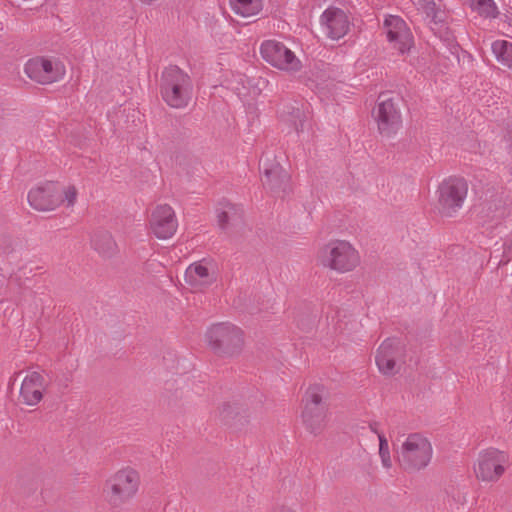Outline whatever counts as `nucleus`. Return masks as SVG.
<instances>
[{
  "label": "nucleus",
  "mask_w": 512,
  "mask_h": 512,
  "mask_svg": "<svg viewBox=\"0 0 512 512\" xmlns=\"http://www.w3.org/2000/svg\"><path fill=\"white\" fill-rule=\"evenodd\" d=\"M316 258L323 268L338 274L351 273L361 264L359 250L345 239L328 241L319 248Z\"/></svg>",
  "instance_id": "obj_1"
},
{
  "label": "nucleus",
  "mask_w": 512,
  "mask_h": 512,
  "mask_svg": "<svg viewBox=\"0 0 512 512\" xmlns=\"http://www.w3.org/2000/svg\"><path fill=\"white\" fill-rule=\"evenodd\" d=\"M140 485L139 471L132 466H123L106 479L103 495L110 506L118 508L136 496Z\"/></svg>",
  "instance_id": "obj_2"
},
{
  "label": "nucleus",
  "mask_w": 512,
  "mask_h": 512,
  "mask_svg": "<svg viewBox=\"0 0 512 512\" xmlns=\"http://www.w3.org/2000/svg\"><path fill=\"white\" fill-rule=\"evenodd\" d=\"M511 466L508 452L489 447L481 450L473 462V474L479 482L496 483Z\"/></svg>",
  "instance_id": "obj_3"
},
{
  "label": "nucleus",
  "mask_w": 512,
  "mask_h": 512,
  "mask_svg": "<svg viewBox=\"0 0 512 512\" xmlns=\"http://www.w3.org/2000/svg\"><path fill=\"white\" fill-rule=\"evenodd\" d=\"M192 85L189 76L176 66L168 67L162 75L161 93L171 107H185L191 98Z\"/></svg>",
  "instance_id": "obj_4"
},
{
  "label": "nucleus",
  "mask_w": 512,
  "mask_h": 512,
  "mask_svg": "<svg viewBox=\"0 0 512 512\" xmlns=\"http://www.w3.org/2000/svg\"><path fill=\"white\" fill-rule=\"evenodd\" d=\"M432 455L430 441L422 434L412 433L401 444L398 460L406 470H420L430 463Z\"/></svg>",
  "instance_id": "obj_5"
},
{
  "label": "nucleus",
  "mask_w": 512,
  "mask_h": 512,
  "mask_svg": "<svg viewBox=\"0 0 512 512\" xmlns=\"http://www.w3.org/2000/svg\"><path fill=\"white\" fill-rule=\"evenodd\" d=\"M205 341L216 353L232 354L242 346L243 332L232 323H217L207 329Z\"/></svg>",
  "instance_id": "obj_6"
},
{
  "label": "nucleus",
  "mask_w": 512,
  "mask_h": 512,
  "mask_svg": "<svg viewBox=\"0 0 512 512\" xmlns=\"http://www.w3.org/2000/svg\"><path fill=\"white\" fill-rule=\"evenodd\" d=\"M468 185L462 178H448L444 180L438 188L439 213L446 217H451L459 210L467 196Z\"/></svg>",
  "instance_id": "obj_7"
},
{
  "label": "nucleus",
  "mask_w": 512,
  "mask_h": 512,
  "mask_svg": "<svg viewBox=\"0 0 512 512\" xmlns=\"http://www.w3.org/2000/svg\"><path fill=\"white\" fill-rule=\"evenodd\" d=\"M260 54L267 63L278 70L295 73L302 68L301 60L279 41L266 40L262 42Z\"/></svg>",
  "instance_id": "obj_8"
},
{
  "label": "nucleus",
  "mask_w": 512,
  "mask_h": 512,
  "mask_svg": "<svg viewBox=\"0 0 512 512\" xmlns=\"http://www.w3.org/2000/svg\"><path fill=\"white\" fill-rule=\"evenodd\" d=\"M24 71L31 80L40 84H50L61 80L66 68L57 58L36 57L26 62Z\"/></svg>",
  "instance_id": "obj_9"
},
{
  "label": "nucleus",
  "mask_w": 512,
  "mask_h": 512,
  "mask_svg": "<svg viewBox=\"0 0 512 512\" xmlns=\"http://www.w3.org/2000/svg\"><path fill=\"white\" fill-rule=\"evenodd\" d=\"M383 29L391 47L401 54L410 51L413 46V36L405 21L395 15H388L383 22Z\"/></svg>",
  "instance_id": "obj_10"
},
{
  "label": "nucleus",
  "mask_w": 512,
  "mask_h": 512,
  "mask_svg": "<svg viewBox=\"0 0 512 512\" xmlns=\"http://www.w3.org/2000/svg\"><path fill=\"white\" fill-rule=\"evenodd\" d=\"M323 34L330 40L342 39L350 30V19L347 13L334 6L326 8L319 19Z\"/></svg>",
  "instance_id": "obj_11"
},
{
  "label": "nucleus",
  "mask_w": 512,
  "mask_h": 512,
  "mask_svg": "<svg viewBox=\"0 0 512 512\" xmlns=\"http://www.w3.org/2000/svg\"><path fill=\"white\" fill-rule=\"evenodd\" d=\"M178 221L174 210L167 204L157 205L151 212L149 229L158 239H169L177 231Z\"/></svg>",
  "instance_id": "obj_12"
},
{
  "label": "nucleus",
  "mask_w": 512,
  "mask_h": 512,
  "mask_svg": "<svg viewBox=\"0 0 512 512\" xmlns=\"http://www.w3.org/2000/svg\"><path fill=\"white\" fill-rule=\"evenodd\" d=\"M29 205L40 212L54 211L61 206L58 183L44 182L28 192Z\"/></svg>",
  "instance_id": "obj_13"
},
{
  "label": "nucleus",
  "mask_w": 512,
  "mask_h": 512,
  "mask_svg": "<svg viewBox=\"0 0 512 512\" xmlns=\"http://www.w3.org/2000/svg\"><path fill=\"white\" fill-rule=\"evenodd\" d=\"M325 396V389L318 385L310 387L305 394L301 417L305 425L312 430L324 421L325 410L322 403Z\"/></svg>",
  "instance_id": "obj_14"
},
{
  "label": "nucleus",
  "mask_w": 512,
  "mask_h": 512,
  "mask_svg": "<svg viewBox=\"0 0 512 512\" xmlns=\"http://www.w3.org/2000/svg\"><path fill=\"white\" fill-rule=\"evenodd\" d=\"M373 116L382 135L390 136L401 127V114L392 99L380 101L373 111Z\"/></svg>",
  "instance_id": "obj_15"
},
{
  "label": "nucleus",
  "mask_w": 512,
  "mask_h": 512,
  "mask_svg": "<svg viewBox=\"0 0 512 512\" xmlns=\"http://www.w3.org/2000/svg\"><path fill=\"white\" fill-rule=\"evenodd\" d=\"M402 356L400 342L396 339L384 340L376 351L375 362L384 375H393L396 372V365Z\"/></svg>",
  "instance_id": "obj_16"
},
{
  "label": "nucleus",
  "mask_w": 512,
  "mask_h": 512,
  "mask_svg": "<svg viewBox=\"0 0 512 512\" xmlns=\"http://www.w3.org/2000/svg\"><path fill=\"white\" fill-rule=\"evenodd\" d=\"M185 281L195 291L211 285L214 281L211 265L206 261L192 263L185 271Z\"/></svg>",
  "instance_id": "obj_17"
},
{
  "label": "nucleus",
  "mask_w": 512,
  "mask_h": 512,
  "mask_svg": "<svg viewBox=\"0 0 512 512\" xmlns=\"http://www.w3.org/2000/svg\"><path fill=\"white\" fill-rule=\"evenodd\" d=\"M44 391V380L38 372H28L22 380L20 388V398L29 406L37 405Z\"/></svg>",
  "instance_id": "obj_18"
},
{
  "label": "nucleus",
  "mask_w": 512,
  "mask_h": 512,
  "mask_svg": "<svg viewBox=\"0 0 512 512\" xmlns=\"http://www.w3.org/2000/svg\"><path fill=\"white\" fill-rule=\"evenodd\" d=\"M280 117L297 135L305 133L311 127L309 115L299 107H285L281 111Z\"/></svg>",
  "instance_id": "obj_19"
},
{
  "label": "nucleus",
  "mask_w": 512,
  "mask_h": 512,
  "mask_svg": "<svg viewBox=\"0 0 512 512\" xmlns=\"http://www.w3.org/2000/svg\"><path fill=\"white\" fill-rule=\"evenodd\" d=\"M264 80L259 78L256 80L248 79L245 75L236 74L227 82V87L233 90L240 98L256 97L260 94V84H264Z\"/></svg>",
  "instance_id": "obj_20"
},
{
  "label": "nucleus",
  "mask_w": 512,
  "mask_h": 512,
  "mask_svg": "<svg viewBox=\"0 0 512 512\" xmlns=\"http://www.w3.org/2000/svg\"><path fill=\"white\" fill-rule=\"evenodd\" d=\"M234 13L242 17L257 15L263 8L262 0H229Z\"/></svg>",
  "instance_id": "obj_21"
},
{
  "label": "nucleus",
  "mask_w": 512,
  "mask_h": 512,
  "mask_svg": "<svg viewBox=\"0 0 512 512\" xmlns=\"http://www.w3.org/2000/svg\"><path fill=\"white\" fill-rule=\"evenodd\" d=\"M491 49L498 62L512 69V42L496 40Z\"/></svg>",
  "instance_id": "obj_22"
},
{
  "label": "nucleus",
  "mask_w": 512,
  "mask_h": 512,
  "mask_svg": "<svg viewBox=\"0 0 512 512\" xmlns=\"http://www.w3.org/2000/svg\"><path fill=\"white\" fill-rule=\"evenodd\" d=\"M468 3L471 9L480 16L495 18L498 14L497 6L493 0H468Z\"/></svg>",
  "instance_id": "obj_23"
},
{
  "label": "nucleus",
  "mask_w": 512,
  "mask_h": 512,
  "mask_svg": "<svg viewBox=\"0 0 512 512\" xmlns=\"http://www.w3.org/2000/svg\"><path fill=\"white\" fill-rule=\"evenodd\" d=\"M216 212L219 225L224 227L231 218L239 214V208L228 201H223L219 203Z\"/></svg>",
  "instance_id": "obj_24"
},
{
  "label": "nucleus",
  "mask_w": 512,
  "mask_h": 512,
  "mask_svg": "<svg viewBox=\"0 0 512 512\" xmlns=\"http://www.w3.org/2000/svg\"><path fill=\"white\" fill-rule=\"evenodd\" d=\"M58 193L60 194V199H62L61 206L70 208L76 204L78 190L74 185L61 186L58 184Z\"/></svg>",
  "instance_id": "obj_25"
},
{
  "label": "nucleus",
  "mask_w": 512,
  "mask_h": 512,
  "mask_svg": "<svg viewBox=\"0 0 512 512\" xmlns=\"http://www.w3.org/2000/svg\"><path fill=\"white\" fill-rule=\"evenodd\" d=\"M379 439V457L381 459V464L384 469L389 470L392 468V458L390 454L389 443L386 437L383 434H378Z\"/></svg>",
  "instance_id": "obj_26"
},
{
  "label": "nucleus",
  "mask_w": 512,
  "mask_h": 512,
  "mask_svg": "<svg viewBox=\"0 0 512 512\" xmlns=\"http://www.w3.org/2000/svg\"><path fill=\"white\" fill-rule=\"evenodd\" d=\"M418 10L428 17H434L437 10L436 0H411Z\"/></svg>",
  "instance_id": "obj_27"
},
{
  "label": "nucleus",
  "mask_w": 512,
  "mask_h": 512,
  "mask_svg": "<svg viewBox=\"0 0 512 512\" xmlns=\"http://www.w3.org/2000/svg\"><path fill=\"white\" fill-rule=\"evenodd\" d=\"M468 497V492L457 491L452 495V498L449 500V506L452 509L460 510L468 504Z\"/></svg>",
  "instance_id": "obj_28"
},
{
  "label": "nucleus",
  "mask_w": 512,
  "mask_h": 512,
  "mask_svg": "<svg viewBox=\"0 0 512 512\" xmlns=\"http://www.w3.org/2000/svg\"><path fill=\"white\" fill-rule=\"evenodd\" d=\"M264 176L267 182L273 186H276L280 182V170L278 167H275L272 170H265Z\"/></svg>",
  "instance_id": "obj_29"
},
{
  "label": "nucleus",
  "mask_w": 512,
  "mask_h": 512,
  "mask_svg": "<svg viewBox=\"0 0 512 512\" xmlns=\"http://www.w3.org/2000/svg\"><path fill=\"white\" fill-rule=\"evenodd\" d=\"M504 252L508 255H512V246L508 245V243L504 244Z\"/></svg>",
  "instance_id": "obj_30"
}]
</instances>
